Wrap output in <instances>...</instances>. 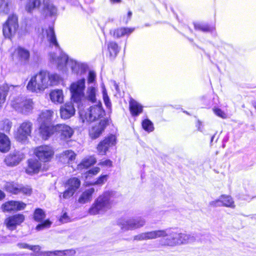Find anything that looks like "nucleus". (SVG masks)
I'll use <instances>...</instances> for the list:
<instances>
[{"label": "nucleus", "mask_w": 256, "mask_h": 256, "mask_svg": "<svg viewBox=\"0 0 256 256\" xmlns=\"http://www.w3.org/2000/svg\"><path fill=\"white\" fill-rule=\"evenodd\" d=\"M132 16V12L131 11H129L128 13V18L129 20L131 18Z\"/></svg>", "instance_id": "59"}, {"label": "nucleus", "mask_w": 256, "mask_h": 256, "mask_svg": "<svg viewBox=\"0 0 256 256\" xmlns=\"http://www.w3.org/2000/svg\"><path fill=\"white\" fill-rule=\"evenodd\" d=\"M56 132L60 135V138L62 140H68L71 138L74 131L70 126L64 124H58L55 126Z\"/></svg>", "instance_id": "13"}, {"label": "nucleus", "mask_w": 256, "mask_h": 256, "mask_svg": "<svg viewBox=\"0 0 256 256\" xmlns=\"http://www.w3.org/2000/svg\"><path fill=\"white\" fill-rule=\"evenodd\" d=\"M16 56L19 62L22 64H26L28 63L30 54V52L22 47H18L15 51Z\"/></svg>", "instance_id": "22"}, {"label": "nucleus", "mask_w": 256, "mask_h": 256, "mask_svg": "<svg viewBox=\"0 0 256 256\" xmlns=\"http://www.w3.org/2000/svg\"><path fill=\"white\" fill-rule=\"evenodd\" d=\"M96 90L94 86H90L88 88L86 98L89 101L92 102H96Z\"/></svg>", "instance_id": "38"}, {"label": "nucleus", "mask_w": 256, "mask_h": 256, "mask_svg": "<svg viewBox=\"0 0 256 256\" xmlns=\"http://www.w3.org/2000/svg\"><path fill=\"white\" fill-rule=\"evenodd\" d=\"M20 248H27L33 251H36L40 250V246H30L27 244L25 243H18L17 244Z\"/></svg>", "instance_id": "45"}, {"label": "nucleus", "mask_w": 256, "mask_h": 256, "mask_svg": "<svg viewBox=\"0 0 256 256\" xmlns=\"http://www.w3.org/2000/svg\"><path fill=\"white\" fill-rule=\"evenodd\" d=\"M14 88H19L18 86H8V84H4L0 86V108L4 102L8 92Z\"/></svg>", "instance_id": "27"}, {"label": "nucleus", "mask_w": 256, "mask_h": 256, "mask_svg": "<svg viewBox=\"0 0 256 256\" xmlns=\"http://www.w3.org/2000/svg\"><path fill=\"white\" fill-rule=\"evenodd\" d=\"M210 204L214 206H224L232 208L236 206L232 198L230 196L225 195L222 196L217 200L211 202Z\"/></svg>", "instance_id": "15"}, {"label": "nucleus", "mask_w": 256, "mask_h": 256, "mask_svg": "<svg viewBox=\"0 0 256 256\" xmlns=\"http://www.w3.org/2000/svg\"><path fill=\"white\" fill-rule=\"evenodd\" d=\"M5 190L14 194L20 193V185L16 183L8 182L4 184Z\"/></svg>", "instance_id": "35"}, {"label": "nucleus", "mask_w": 256, "mask_h": 256, "mask_svg": "<svg viewBox=\"0 0 256 256\" xmlns=\"http://www.w3.org/2000/svg\"><path fill=\"white\" fill-rule=\"evenodd\" d=\"M85 1L88 3H91L93 2L94 0H85Z\"/></svg>", "instance_id": "61"}, {"label": "nucleus", "mask_w": 256, "mask_h": 256, "mask_svg": "<svg viewBox=\"0 0 256 256\" xmlns=\"http://www.w3.org/2000/svg\"><path fill=\"white\" fill-rule=\"evenodd\" d=\"M118 225L124 232L135 230L132 218H125L120 220Z\"/></svg>", "instance_id": "26"}, {"label": "nucleus", "mask_w": 256, "mask_h": 256, "mask_svg": "<svg viewBox=\"0 0 256 256\" xmlns=\"http://www.w3.org/2000/svg\"><path fill=\"white\" fill-rule=\"evenodd\" d=\"M198 129L199 130L202 131L200 126H198Z\"/></svg>", "instance_id": "63"}, {"label": "nucleus", "mask_w": 256, "mask_h": 256, "mask_svg": "<svg viewBox=\"0 0 256 256\" xmlns=\"http://www.w3.org/2000/svg\"><path fill=\"white\" fill-rule=\"evenodd\" d=\"M36 156L41 161H50L54 154L52 148L48 145H43L37 147L34 150Z\"/></svg>", "instance_id": "9"}, {"label": "nucleus", "mask_w": 256, "mask_h": 256, "mask_svg": "<svg viewBox=\"0 0 256 256\" xmlns=\"http://www.w3.org/2000/svg\"><path fill=\"white\" fill-rule=\"evenodd\" d=\"M162 237L164 238L162 240L163 244L170 246L186 244L196 240L193 235L180 232L177 229L172 228L142 232L134 236V240L142 241Z\"/></svg>", "instance_id": "1"}, {"label": "nucleus", "mask_w": 256, "mask_h": 256, "mask_svg": "<svg viewBox=\"0 0 256 256\" xmlns=\"http://www.w3.org/2000/svg\"><path fill=\"white\" fill-rule=\"evenodd\" d=\"M60 80V76L56 74L41 70L31 78L26 88L31 92L40 94L50 86L56 85Z\"/></svg>", "instance_id": "3"}, {"label": "nucleus", "mask_w": 256, "mask_h": 256, "mask_svg": "<svg viewBox=\"0 0 256 256\" xmlns=\"http://www.w3.org/2000/svg\"><path fill=\"white\" fill-rule=\"evenodd\" d=\"M52 101L54 103H62L64 101V94L62 90H55L50 94Z\"/></svg>", "instance_id": "32"}, {"label": "nucleus", "mask_w": 256, "mask_h": 256, "mask_svg": "<svg viewBox=\"0 0 256 256\" xmlns=\"http://www.w3.org/2000/svg\"><path fill=\"white\" fill-rule=\"evenodd\" d=\"M46 39L50 46H54L58 52V54H50L51 62L56 64L60 70H65L66 66H68L70 68L72 72L75 74L81 75L84 73L88 68L86 64L69 58L66 54L61 51L54 28L50 26L46 30Z\"/></svg>", "instance_id": "2"}, {"label": "nucleus", "mask_w": 256, "mask_h": 256, "mask_svg": "<svg viewBox=\"0 0 256 256\" xmlns=\"http://www.w3.org/2000/svg\"><path fill=\"white\" fill-rule=\"evenodd\" d=\"M10 104L16 110L24 114L32 112L34 108L32 100L25 99L22 97L16 98L12 101Z\"/></svg>", "instance_id": "5"}, {"label": "nucleus", "mask_w": 256, "mask_h": 256, "mask_svg": "<svg viewBox=\"0 0 256 256\" xmlns=\"http://www.w3.org/2000/svg\"><path fill=\"white\" fill-rule=\"evenodd\" d=\"M54 114V112L52 110H42L38 118L39 124H51Z\"/></svg>", "instance_id": "19"}, {"label": "nucleus", "mask_w": 256, "mask_h": 256, "mask_svg": "<svg viewBox=\"0 0 256 256\" xmlns=\"http://www.w3.org/2000/svg\"><path fill=\"white\" fill-rule=\"evenodd\" d=\"M52 254L56 256H65L66 252L64 250H55L54 252H46V256H51Z\"/></svg>", "instance_id": "50"}, {"label": "nucleus", "mask_w": 256, "mask_h": 256, "mask_svg": "<svg viewBox=\"0 0 256 256\" xmlns=\"http://www.w3.org/2000/svg\"><path fill=\"white\" fill-rule=\"evenodd\" d=\"M4 240V238L2 236H0V243L3 242Z\"/></svg>", "instance_id": "60"}, {"label": "nucleus", "mask_w": 256, "mask_h": 256, "mask_svg": "<svg viewBox=\"0 0 256 256\" xmlns=\"http://www.w3.org/2000/svg\"><path fill=\"white\" fill-rule=\"evenodd\" d=\"M12 126V122L8 120H5L2 122V129L6 132H10Z\"/></svg>", "instance_id": "48"}, {"label": "nucleus", "mask_w": 256, "mask_h": 256, "mask_svg": "<svg viewBox=\"0 0 256 256\" xmlns=\"http://www.w3.org/2000/svg\"><path fill=\"white\" fill-rule=\"evenodd\" d=\"M65 256H72L76 253L75 250H65Z\"/></svg>", "instance_id": "54"}, {"label": "nucleus", "mask_w": 256, "mask_h": 256, "mask_svg": "<svg viewBox=\"0 0 256 256\" xmlns=\"http://www.w3.org/2000/svg\"><path fill=\"white\" fill-rule=\"evenodd\" d=\"M108 49L112 58H115L119 52L118 45L114 42H110L108 44Z\"/></svg>", "instance_id": "37"}, {"label": "nucleus", "mask_w": 256, "mask_h": 256, "mask_svg": "<svg viewBox=\"0 0 256 256\" xmlns=\"http://www.w3.org/2000/svg\"><path fill=\"white\" fill-rule=\"evenodd\" d=\"M111 3L118 4L122 2V0H110Z\"/></svg>", "instance_id": "58"}, {"label": "nucleus", "mask_w": 256, "mask_h": 256, "mask_svg": "<svg viewBox=\"0 0 256 256\" xmlns=\"http://www.w3.org/2000/svg\"><path fill=\"white\" fill-rule=\"evenodd\" d=\"M5 197L4 193L0 190V200H2Z\"/></svg>", "instance_id": "57"}, {"label": "nucleus", "mask_w": 256, "mask_h": 256, "mask_svg": "<svg viewBox=\"0 0 256 256\" xmlns=\"http://www.w3.org/2000/svg\"><path fill=\"white\" fill-rule=\"evenodd\" d=\"M115 191H106L100 196L88 210L90 215L102 214L111 208L114 200L120 196Z\"/></svg>", "instance_id": "4"}, {"label": "nucleus", "mask_w": 256, "mask_h": 256, "mask_svg": "<svg viewBox=\"0 0 256 256\" xmlns=\"http://www.w3.org/2000/svg\"><path fill=\"white\" fill-rule=\"evenodd\" d=\"M104 114L105 112L102 107V104L100 102H98L97 104L90 108L84 116L88 122H93L102 117Z\"/></svg>", "instance_id": "10"}, {"label": "nucleus", "mask_w": 256, "mask_h": 256, "mask_svg": "<svg viewBox=\"0 0 256 256\" xmlns=\"http://www.w3.org/2000/svg\"><path fill=\"white\" fill-rule=\"evenodd\" d=\"M84 88L85 80L84 78L80 79L71 84L70 90L72 98L74 102H78L84 98Z\"/></svg>", "instance_id": "8"}, {"label": "nucleus", "mask_w": 256, "mask_h": 256, "mask_svg": "<svg viewBox=\"0 0 256 256\" xmlns=\"http://www.w3.org/2000/svg\"><path fill=\"white\" fill-rule=\"evenodd\" d=\"M130 111L132 116H136L142 113L143 106L137 101L130 98L129 101Z\"/></svg>", "instance_id": "23"}, {"label": "nucleus", "mask_w": 256, "mask_h": 256, "mask_svg": "<svg viewBox=\"0 0 256 256\" xmlns=\"http://www.w3.org/2000/svg\"><path fill=\"white\" fill-rule=\"evenodd\" d=\"M96 74L93 71H90L88 73V82L89 84H92L95 80Z\"/></svg>", "instance_id": "52"}, {"label": "nucleus", "mask_w": 256, "mask_h": 256, "mask_svg": "<svg viewBox=\"0 0 256 256\" xmlns=\"http://www.w3.org/2000/svg\"><path fill=\"white\" fill-rule=\"evenodd\" d=\"M116 143V136L113 134H110L99 142L97 146V150L100 154L105 155L109 149L114 146Z\"/></svg>", "instance_id": "12"}, {"label": "nucleus", "mask_w": 256, "mask_h": 256, "mask_svg": "<svg viewBox=\"0 0 256 256\" xmlns=\"http://www.w3.org/2000/svg\"><path fill=\"white\" fill-rule=\"evenodd\" d=\"M55 126L51 124H40L39 133L44 140H48L52 134L56 132Z\"/></svg>", "instance_id": "21"}, {"label": "nucleus", "mask_w": 256, "mask_h": 256, "mask_svg": "<svg viewBox=\"0 0 256 256\" xmlns=\"http://www.w3.org/2000/svg\"><path fill=\"white\" fill-rule=\"evenodd\" d=\"M52 224V222L48 220H46L42 223L38 224L36 226V230H40L46 228H48Z\"/></svg>", "instance_id": "47"}, {"label": "nucleus", "mask_w": 256, "mask_h": 256, "mask_svg": "<svg viewBox=\"0 0 256 256\" xmlns=\"http://www.w3.org/2000/svg\"><path fill=\"white\" fill-rule=\"evenodd\" d=\"M40 168V163L36 158H31L28 160V166L26 172L28 174L38 173Z\"/></svg>", "instance_id": "25"}, {"label": "nucleus", "mask_w": 256, "mask_h": 256, "mask_svg": "<svg viewBox=\"0 0 256 256\" xmlns=\"http://www.w3.org/2000/svg\"><path fill=\"white\" fill-rule=\"evenodd\" d=\"M10 148V141L4 134L0 132V150L2 152H8Z\"/></svg>", "instance_id": "31"}, {"label": "nucleus", "mask_w": 256, "mask_h": 256, "mask_svg": "<svg viewBox=\"0 0 256 256\" xmlns=\"http://www.w3.org/2000/svg\"><path fill=\"white\" fill-rule=\"evenodd\" d=\"M32 192V189L30 186H20V192H22L25 194L30 195Z\"/></svg>", "instance_id": "51"}, {"label": "nucleus", "mask_w": 256, "mask_h": 256, "mask_svg": "<svg viewBox=\"0 0 256 256\" xmlns=\"http://www.w3.org/2000/svg\"><path fill=\"white\" fill-rule=\"evenodd\" d=\"M80 180L75 177L68 179L64 184L65 190L60 192L59 195L60 198L68 199L71 198L80 186Z\"/></svg>", "instance_id": "6"}, {"label": "nucleus", "mask_w": 256, "mask_h": 256, "mask_svg": "<svg viewBox=\"0 0 256 256\" xmlns=\"http://www.w3.org/2000/svg\"><path fill=\"white\" fill-rule=\"evenodd\" d=\"M32 123L28 120L22 122L18 129L16 137L18 140L22 142L30 136L32 129Z\"/></svg>", "instance_id": "11"}, {"label": "nucleus", "mask_w": 256, "mask_h": 256, "mask_svg": "<svg viewBox=\"0 0 256 256\" xmlns=\"http://www.w3.org/2000/svg\"><path fill=\"white\" fill-rule=\"evenodd\" d=\"M214 113L218 116L222 118H227L226 114L222 111L221 109L218 108H214L213 109Z\"/></svg>", "instance_id": "49"}, {"label": "nucleus", "mask_w": 256, "mask_h": 256, "mask_svg": "<svg viewBox=\"0 0 256 256\" xmlns=\"http://www.w3.org/2000/svg\"><path fill=\"white\" fill-rule=\"evenodd\" d=\"M18 28V17L16 14L10 15L3 26V34L6 38L14 35Z\"/></svg>", "instance_id": "7"}, {"label": "nucleus", "mask_w": 256, "mask_h": 256, "mask_svg": "<svg viewBox=\"0 0 256 256\" xmlns=\"http://www.w3.org/2000/svg\"><path fill=\"white\" fill-rule=\"evenodd\" d=\"M40 0H27L25 5V10L28 13H32L40 5Z\"/></svg>", "instance_id": "33"}, {"label": "nucleus", "mask_w": 256, "mask_h": 256, "mask_svg": "<svg viewBox=\"0 0 256 256\" xmlns=\"http://www.w3.org/2000/svg\"><path fill=\"white\" fill-rule=\"evenodd\" d=\"M74 114L75 108L71 102H67L60 107V114L62 119H68L73 116Z\"/></svg>", "instance_id": "20"}, {"label": "nucleus", "mask_w": 256, "mask_h": 256, "mask_svg": "<svg viewBox=\"0 0 256 256\" xmlns=\"http://www.w3.org/2000/svg\"><path fill=\"white\" fill-rule=\"evenodd\" d=\"M102 87L104 102L106 108L110 110L112 108V104L108 95L106 88L103 84H102Z\"/></svg>", "instance_id": "40"}, {"label": "nucleus", "mask_w": 256, "mask_h": 256, "mask_svg": "<svg viewBox=\"0 0 256 256\" xmlns=\"http://www.w3.org/2000/svg\"><path fill=\"white\" fill-rule=\"evenodd\" d=\"M46 216L44 212L40 208H37L35 210L34 214V220L38 222H41L42 220Z\"/></svg>", "instance_id": "41"}, {"label": "nucleus", "mask_w": 256, "mask_h": 256, "mask_svg": "<svg viewBox=\"0 0 256 256\" xmlns=\"http://www.w3.org/2000/svg\"><path fill=\"white\" fill-rule=\"evenodd\" d=\"M42 11L46 16H55L57 8L50 0H43Z\"/></svg>", "instance_id": "24"}, {"label": "nucleus", "mask_w": 256, "mask_h": 256, "mask_svg": "<svg viewBox=\"0 0 256 256\" xmlns=\"http://www.w3.org/2000/svg\"><path fill=\"white\" fill-rule=\"evenodd\" d=\"M94 192V188H90L84 191L80 196L78 202L84 204L91 201L92 194Z\"/></svg>", "instance_id": "29"}, {"label": "nucleus", "mask_w": 256, "mask_h": 256, "mask_svg": "<svg viewBox=\"0 0 256 256\" xmlns=\"http://www.w3.org/2000/svg\"><path fill=\"white\" fill-rule=\"evenodd\" d=\"M10 11L8 2L7 0H0V12L8 14Z\"/></svg>", "instance_id": "43"}, {"label": "nucleus", "mask_w": 256, "mask_h": 256, "mask_svg": "<svg viewBox=\"0 0 256 256\" xmlns=\"http://www.w3.org/2000/svg\"><path fill=\"white\" fill-rule=\"evenodd\" d=\"M132 218L135 230L144 226L146 224V220L144 217L138 216Z\"/></svg>", "instance_id": "39"}, {"label": "nucleus", "mask_w": 256, "mask_h": 256, "mask_svg": "<svg viewBox=\"0 0 256 256\" xmlns=\"http://www.w3.org/2000/svg\"><path fill=\"white\" fill-rule=\"evenodd\" d=\"M195 30L204 32H212L215 30L214 26H211L204 22H196L194 24Z\"/></svg>", "instance_id": "30"}, {"label": "nucleus", "mask_w": 256, "mask_h": 256, "mask_svg": "<svg viewBox=\"0 0 256 256\" xmlns=\"http://www.w3.org/2000/svg\"><path fill=\"white\" fill-rule=\"evenodd\" d=\"M24 154L18 151L11 152L5 158L4 162L8 166H14L18 164L24 158Z\"/></svg>", "instance_id": "16"}, {"label": "nucleus", "mask_w": 256, "mask_h": 256, "mask_svg": "<svg viewBox=\"0 0 256 256\" xmlns=\"http://www.w3.org/2000/svg\"><path fill=\"white\" fill-rule=\"evenodd\" d=\"M142 128L148 132H152L154 130V127L152 122L148 119H146L142 122Z\"/></svg>", "instance_id": "42"}, {"label": "nucleus", "mask_w": 256, "mask_h": 256, "mask_svg": "<svg viewBox=\"0 0 256 256\" xmlns=\"http://www.w3.org/2000/svg\"><path fill=\"white\" fill-rule=\"evenodd\" d=\"M108 176L106 174L100 176L96 180L92 183V185H102L106 182Z\"/></svg>", "instance_id": "46"}, {"label": "nucleus", "mask_w": 256, "mask_h": 256, "mask_svg": "<svg viewBox=\"0 0 256 256\" xmlns=\"http://www.w3.org/2000/svg\"><path fill=\"white\" fill-rule=\"evenodd\" d=\"M214 138V136L212 137V138H211V142L213 141Z\"/></svg>", "instance_id": "62"}, {"label": "nucleus", "mask_w": 256, "mask_h": 256, "mask_svg": "<svg viewBox=\"0 0 256 256\" xmlns=\"http://www.w3.org/2000/svg\"><path fill=\"white\" fill-rule=\"evenodd\" d=\"M198 123L199 124H201V122H200V121H198Z\"/></svg>", "instance_id": "64"}, {"label": "nucleus", "mask_w": 256, "mask_h": 256, "mask_svg": "<svg viewBox=\"0 0 256 256\" xmlns=\"http://www.w3.org/2000/svg\"><path fill=\"white\" fill-rule=\"evenodd\" d=\"M108 119L102 120L98 125L92 127L90 130V136L93 138L95 139L99 137L102 132L104 130L106 126L108 124Z\"/></svg>", "instance_id": "18"}, {"label": "nucleus", "mask_w": 256, "mask_h": 256, "mask_svg": "<svg viewBox=\"0 0 256 256\" xmlns=\"http://www.w3.org/2000/svg\"><path fill=\"white\" fill-rule=\"evenodd\" d=\"M96 162V160L94 156H89L84 158L82 162L78 165V169L81 170L88 168L94 164Z\"/></svg>", "instance_id": "34"}, {"label": "nucleus", "mask_w": 256, "mask_h": 256, "mask_svg": "<svg viewBox=\"0 0 256 256\" xmlns=\"http://www.w3.org/2000/svg\"><path fill=\"white\" fill-rule=\"evenodd\" d=\"M75 158L76 154L72 150H65L61 154L62 160H63L64 162L68 163L74 160Z\"/></svg>", "instance_id": "36"}, {"label": "nucleus", "mask_w": 256, "mask_h": 256, "mask_svg": "<svg viewBox=\"0 0 256 256\" xmlns=\"http://www.w3.org/2000/svg\"><path fill=\"white\" fill-rule=\"evenodd\" d=\"M100 172V168L98 167H94L84 174V176L86 179L93 176L97 174Z\"/></svg>", "instance_id": "44"}, {"label": "nucleus", "mask_w": 256, "mask_h": 256, "mask_svg": "<svg viewBox=\"0 0 256 256\" xmlns=\"http://www.w3.org/2000/svg\"><path fill=\"white\" fill-rule=\"evenodd\" d=\"M26 204L22 202L11 200L5 202L2 206L4 212L19 211L24 209Z\"/></svg>", "instance_id": "14"}, {"label": "nucleus", "mask_w": 256, "mask_h": 256, "mask_svg": "<svg viewBox=\"0 0 256 256\" xmlns=\"http://www.w3.org/2000/svg\"><path fill=\"white\" fill-rule=\"evenodd\" d=\"M68 2H70L72 4L77 6L78 4V2L77 0H66Z\"/></svg>", "instance_id": "56"}, {"label": "nucleus", "mask_w": 256, "mask_h": 256, "mask_svg": "<svg viewBox=\"0 0 256 256\" xmlns=\"http://www.w3.org/2000/svg\"><path fill=\"white\" fill-rule=\"evenodd\" d=\"M98 164L100 165V166H111L112 165V162L110 160H105L100 162Z\"/></svg>", "instance_id": "53"}, {"label": "nucleus", "mask_w": 256, "mask_h": 256, "mask_svg": "<svg viewBox=\"0 0 256 256\" xmlns=\"http://www.w3.org/2000/svg\"><path fill=\"white\" fill-rule=\"evenodd\" d=\"M24 220V216L23 214H17L8 218L5 220V223L8 228L14 230L17 226L22 223Z\"/></svg>", "instance_id": "17"}, {"label": "nucleus", "mask_w": 256, "mask_h": 256, "mask_svg": "<svg viewBox=\"0 0 256 256\" xmlns=\"http://www.w3.org/2000/svg\"><path fill=\"white\" fill-rule=\"evenodd\" d=\"M67 218L68 216L66 214H64L62 215V216L61 218H60V220L62 222H67Z\"/></svg>", "instance_id": "55"}, {"label": "nucleus", "mask_w": 256, "mask_h": 256, "mask_svg": "<svg viewBox=\"0 0 256 256\" xmlns=\"http://www.w3.org/2000/svg\"><path fill=\"white\" fill-rule=\"evenodd\" d=\"M134 29L128 28H120L111 30L110 33L114 38H119L125 35H129L133 32Z\"/></svg>", "instance_id": "28"}]
</instances>
